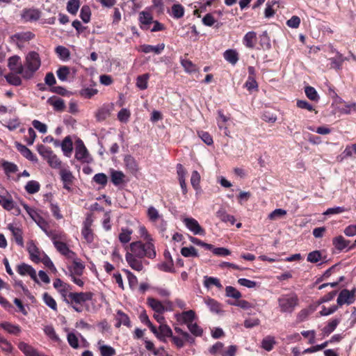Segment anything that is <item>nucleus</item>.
<instances>
[{
	"label": "nucleus",
	"mask_w": 356,
	"mask_h": 356,
	"mask_svg": "<svg viewBox=\"0 0 356 356\" xmlns=\"http://www.w3.org/2000/svg\"><path fill=\"white\" fill-rule=\"evenodd\" d=\"M41 66V59L40 55L36 51L29 52L23 64V70L20 74L24 79H31L33 77L35 72Z\"/></svg>",
	"instance_id": "nucleus-1"
},
{
	"label": "nucleus",
	"mask_w": 356,
	"mask_h": 356,
	"mask_svg": "<svg viewBox=\"0 0 356 356\" xmlns=\"http://www.w3.org/2000/svg\"><path fill=\"white\" fill-rule=\"evenodd\" d=\"M277 303L281 313L292 314L299 305V298L295 292L284 293L278 297Z\"/></svg>",
	"instance_id": "nucleus-2"
},
{
	"label": "nucleus",
	"mask_w": 356,
	"mask_h": 356,
	"mask_svg": "<svg viewBox=\"0 0 356 356\" xmlns=\"http://www.w3.org/2000/svg\"><path fill=\"white\" fill-rule=\"evenodd\" d=\"M130 253L138 258L148 257L154 259L156 257V251L154 244L152 242L143 243L141 241L132 242L129 245Z\"/></svg>",
	"instance_id": "nucleus-3"
},
{
	"label": "nucleus",
	"mask_w": 356,
	"mask_h": 356,
	"mask_svg": "<svg viewBox=\"0 0 356 356\" xmlns=\"http://www.w3.org/2000/svg\"><path fill=\"white\" fill-rule=\"evenodd\" d=\"M40 154L47 161L53 168H60L61 161L49 147L42 145L39 149Z\"/></svg>",
	"instance_id": "nucleus-4"
},
{
	"label": "nucleus",
	"mask_w": 356,
	"mask_h": 356,
	"mask_svg": "<svg viewBox=\"0 0 356 356\" xmlns=\"http://www.w3.org/2000/svg\"><path fill=\"white\" fill-rule=\"evenodd\" d=\"M147 216L149 220L154 223L161 232H164L166 229L167 223L155 207L151 206L148 208Z\"/></svg>",
	"instance_id": "nucleus-5"
},
{
	"label": "nucleus",
	"mask_w": 356,
	"mask_h": 356,
	"mask_svg": "<svg viewBox=\"0 0 356 356\" xmlns=\"http://www.w3.org/2000/svg\"><path fill=\"white\" fill-rule=\"evenodd\" d=\"M75 158L82 163H89L92 161L83 141L80 139L76 143Z\"/></svg>",
	"instance_id": "nucleus-6"
},
{
	"label": "nucleus",
	"mask_w": 356,
	"mask_h": 356,
	"mask_svg": "<svg viewBox=\"0 0 356 356\" xmlns=\"http://www.w3.org/2000/svg\"><path fill=\"white\" fill-rule=\"evenodd\" d=\"M92 298V293L90 292L70 293L67 302L69 305H81Z\"/></svg>",
	"instance_id": "nucleus-7"
},
{
	"label": "nucleus",
	"mask_w": 356,
	"mask_h": 356,
	"mask_svg": "<svg viewBox=\"0 0 356 356\" xmlns=\"http://www.w3.org/2000/svg\"><path fill=\"white\" fill-rule=\"evenodd\" d=\"M356 289H353L351 291L348 289H343L339 294L337 298V304L342 306L344 304L351 305L355 302Z\"/></svg>",
	"instance_id": "nucleus-8"
},
{
	"label": "nucleus",
	"mask_w": 356,
	"mask_h": 356,
	"mask_svg": "<svg viewBox=\"0 0 356 356\" xmlns=\"http://www.w3.org/2000/svg\"><path fill=\"white\" fill-rule=\"evenodd\" d=\"M185 226L195 235H204V229L200 225L197 220L193 218H184L182 220Z\"/></svg>",
	"instance_id": "nucleus-9"
},
{
	"label": "nucleus",
	"mask_w": 356,
	"mask_h": 356,
	"mask_svg": "<svg viewBox=\"0 0 356 356\" xmlns=\"http://www.w3.org/2000/svg\"><path fill=\"white\" fill-rule=\"evenodd\" d=\"M17 272L22 276L29 275L36 283H39L35 270L30 265L25 263L19 264L17 266Z\"/></svg>",
	"instance_id": "nucleus-10"
},
{
	"label": "nucleus",
	"mask_w": 356,
	"mask_h": 356,
	"mask_svg": "<svg viewBox=\"0 0 356 356\" xmlns=\"http://www.w3.org/2000/svg\"><path fill=\"white\" fill-rule=\"evenodd\" d=\"M92 220L87 218L83 222V227L81 229V234L87 243L90 244L94 241L95 235L91 229Z\"/></svg>",
	"instance_id": "nucleus-11"
},
{
	"label": "nucleus",
	"mask_w": 356,
	"mask_h": 356,
	"mask_svg": "<svg viewBox=\"0 0 356 356\" xmlns=\"http://www.w3.org/2000/svg\"><path fill=\"white\" fill-rule=\"evenodd\" d=\"M60 179L63 184V188L67 191L71 192L72 191V184L74 179L71 171L68 169H60Z\"/></svg>",
	"instance_id": "nucleus-12"
},
{
	"label": "nucleus",
	"mask_w": 356,
	"mask_h": 356,
	"mask_svg": "<svg viewBox=\"0 0 356 356\" xmlns=\"http://www.w3.org/2000/svg\"><path fill=\"white\" fill-rule=\"evenodd\" d=\"M175 316L180 324H186L187 325L193 323L196 318L195 312L192 309L175 314Z\"/></svg>",
	"instance_id": "nucleus-13"
},
{
	"label": "nucleus",
	"mask_w": 356,
	"mask_h": 356,
	"mask_svg": "<svg viewBox=\"0 0 356 356\" xmlns=\"http://www.w3.org/2000/svg\"><path fill=\"white\" fill-rule=\"evenodd\" d=\"M27 251L29 253L30 259L32 261L37 264L40 262L43 252L40 250L33 241H30L27 243Z\"/></svg>",
	"instance_id": "nucleus-14"
},
{
	"label": "nucleus",
	"mask_w": 356,
	"mask_h": 356,
	"mask_svg": "<svg viewBox=\"0 0 356 356\" xmlns=\"http://www.w3.org/2000/svg\"><path fill=\"white\" fill-rule=\"evenodd\" d=\"M138 20L140 29L148 30L150 29V24L153 22V16L150 12L143 10L139 13Z\"/></svg>",
	"instance_id": "nucleus-15"
},
{
	"label": "nucleus",
	"mask_w": 356,
	"mask_h": 356,
	"mask_svg": "<svg viewBox=\"0 0 356 356\" xmlns=\"http://www.w3.org/2000/svg\"><path fill=\"white\" fill-rule=\"evenodd\" d=\"M142 258H138L134 254L127 252L125 254V259L129 266L134 270L141 271L143 269Z\"/></svg>",
	"instance_id": "nucleus-16"
},
{
	"label": "nucleus",
	"mask_w": 356,
	"mask_h": 356,
	"mask_svg": "<svg viewBox=\"0 0 356 356\" xmlns=\"http://www.w3.org/2000/svg\"><path fill=\"white\" fill-rule=\"evenodd\" d=\"M21 17L25 22L37 21L40 17V12L35 8L24 9Z\"/></svg>",
	"instance_id": "nucleus-17"
},
{
	"label": "nucleus",
	"mask_w": 356,
	"mask_h": 356,
	"mask_svg": "<svg viewBox=\"0 0 356 356\" xmlns=\"http://www.w3.org/2000/svg\"><path fill=\"white\" fill-rule=\"evenodd\" d=\"M124 163L126 169L131 174L136 175L138 170V163L131 155H125Z\"/></svg>",
	"instance_id": "nucleus-18"
},
{
	"label": "nucleus",
	"mask_w": 356,
	"mask_h": 356,
	"mask_svg": "<svg viewBox=\"0 0 356 356\" xmlns=\"http://www.w3.org/2000/svg\"><path fill=\"white\" fill-rule=\"evenodd\" d=\"M34 34L31 32H24V33H17L11 36V40L13 42H15L18 47H22L21 44L23 42H26L31 40L33 38Z\"/></svg>",
	"instance_id": "nucleus-19"
},
{
	"label": "nucleus",
	"mask_w": 356,
	"mask_h": 356,
	"mask_svg": "<svg viewBox=\"0 0 356 356\" xmlns=\"http://www.w3.org/2000/svg\"><path fill=\"white\" fill-rule=\"evenodd\" d=\"M156 337L162 342H166V338L172 337L171 328L166 324H161L158 328Z\"/></svg>",
	"instance_id": "nucleus-20"
},
{
	"label": "nucleus",
	"mask_w": 356,
	"mask_h": 356,
	"mask_svg": "<svg viewBox=\"0 0 356 356\" xmlns=\"http://www.w3.org/2000/svg\"><path fill=\"white\" fill-rule=\"evenodd\" d=\"M47 102L53 106L54 111L57 112H63L65 108V104L63 99L56 96L49 97Z\"/></svg>",
	"instance_id": "nucleus-21"
},
{
	"label": "nucleus",
	"mask_w": 356,
	"mask_h": 356,
	"mask_svg": "<svg viewBox=\"0 0 356 356\" xmlns=\"http://www.w3.org/2000/svg\"><path fill=\"white\" fill-rule=\"evenodd\" d=\"M20 57L18 56H13L9 58L8 67L12 71L16 74H19L23 70V65L19 63Z\"/></svg>",
	"instance_id": "nucleus-22"
},
{
	"label": "nucleus",
	"mask_w": 356,
	"mask_h": 356,
	"mask_svg": "<svg viewBox=\"0 0 356 356\" xmlns=\"http://www.w3.org/2000/svg\"><path fill=\"white\" fill-rule=\"evenodd\" d=\"M54 246L61 254L69 259H74L76 254L68 248L65 243L63 241L55 243Z\"/></svg>",
	"instance_id": "nucleus-23"
},
{
	"label": "nucleus",
	"mask_w": 356,
	"mask_h": 356,
	"mask_svg": "<svg viewBox=\"0 0 356 356\" xmlns=\"http://www.w3.org/2000/svg\"><path fill=\"white\" fill-rule=\"evenodd\" d=\"M18 348L26 356H42L34 347L23 341L19 343Z\"/></svg>",
	"instance_id": "nucleus-24"
},
{
	"label": "nucleus",
	"mask_w": 356,
	"mask_h": 356,
	"mask_svg": "<svg viewBox=\"0 0 356 356\" xmlns=\"http://www.w3.org/2000/svg\"><path fill=\"white\" fill-rule=\"evenodd\" d=\"M216 217L218 218L222 222L225 223H229L234 225L236 222V219L234 216L227 213L226 210L221 207L216 211Z\"/></svg>",
	"instance_id": "nucleus-25"
},
{
	"label": "nucleus",
	"mask_w": 356,
	"mask_h": 356,
	"mask_svg": "<svg viewBox=\"0 0 356 356\" xmlns=\"http://www.w3.org/2000/svg\"><path fill=\"white\" fill-rule=\"evenodd\" d=\"M116 327H120L122 325L131 327V321L129 317L121 310H118L115 315Z\"/></svg>",
	"instance_id": "nucleus-26"
},
{
	"label": "nucleus",
	"mask_w": 356,
	"mask_h": 356,
	"mask_svg": "<svg viewBox=\"0 0 356 356\" xmlns=\"http://www.w3.org/2000/svg\"><path fill=\"white\" fill-rule=\"evenodd\" d=\"M257 33L254 31L248 32L243 38V44L249 49H254L257 42Z\"/></svg>",
	"instance_id": "nucleus-27"
},
{
	"label": "nucleus",
	"mask_w": 356,
	"mask_h": 356,
	"mask_svg": "<svg viewBox=\"0 0 356 356\" xmlns=\"http://www.w3.org/2000/svg\"><path fill=\"white\" fill-rule=\"evenodd\" d=\"M334 51L336 52V56L333 58H330L329 60L330 61L331 68L339 70L341 69L343 63L347 60V58L344 57L339 51Z\"/></svg>",
	"instance_id": "nucleus-28"
},
{
	"label": "nucleus",
	"mask_w": 356,
	"mask_h": 356,
	"mask_svg": "<svg viewBox=\"0 0 356 356\" xmlns=\"http://www.w3.org/2000/svg\"><path fill=\"white\" fill-rule=\"evenodd\" d=\"M165 44L163 43L159 44L156 46L150 44H143L140 46V51L145 54L153 52L155 54H160L164 49Z\"/></svg>",
	"instance_id": "nucleus-29"
},
{
	"label": "nucleus",
	"mask_w": 356,
	"mask_h": 356,
	"mask_svg": "<svg viewBox=\"0 0 356 356\" xmlns=\"http://www.w3.org/2000/svg\"><path fill=\"white\" fill-rule=\"evenodd\" d=\"M112 106L108 104H104L101 106L95 114V118L97 121H103L110 116Z\"/></svg>",
	"instance_id": "nucleus-30"
},
{
	"label": "nucleus",
	"mask_w": 356,
	"mask_h": 356,
	"mask_svg": "<svg viewBox=\"0 0 356 356\" xmlns=\"http://www.w3.org/2000/svg\"><path fill=\"white\" fill-rule=\"evenodd\" d=\"M110 172L111 181L115 186H118L125 182V175L122 171L111 169Z\"/></svg>",
	"instance_id": "nucleus-31"
},
{
	"label": "nucleus",
	"mask_w": 356,
	"mask_h": 356,
	"mask_svg": "<svg viewBox=\"0 0 356 356\" xmlns=\"http://www.w3.org/2000/svg\"><path fill=\"white\" fill-rule=\"evenodd\" d=\"M332 244L339 251H343L348 248L350 241L346 240L342 236H338L332 239Z\"/></svg>",
	"instance_id": "nucleus-32"
},
{
	"label": "nucleus",
	"mask_w": 356,
	"mask_h": 356,
	"mask_svg": "<svg viewBox=\"0 0 356 356\" xmlns=\"http://www.w3.org/2000/svg\"><path fill=\"white\" fill-rule=\"evenodd\" d=\"M16 147L17 150L28 160L31 161H36V156L32 153V152L26 147L25 145H22L19 143H16Z\"/></svg>",
	"instance_id": "nucleus-33"
},
{
	"label": "nucleus",
	"mask_w": 356,
	"mask_h": 356,
	"mask_svg": "<svg viewBox=\"0 0 356 356\" xmlns=\"http://www.w3.org/2000/svg\"><path fill=\"white\" fill-rule=\"evenodd\" d=\"M8 229L12 232L14 239L16 242V243L19 245L20 247L24 246V240L22 236V231L19 227H14L11 225L8 226Z\"/></svg>",
	"instance_id": "nucleus-34"
},
{
	"label": "nucleus",
	"mask_w": 356,
	"mask_h": 356,
	"mask_svg": "<svg viewBox=\"0 0 356 356\" xmlns=\"http://www.w3.org/2000/svg\"><path fill=\"white\" fill-rule=\"evenodd\" d=\"M147 303L156 313L163 314L165 310L162 302L155 298H148Z\"/></svg>",
	"instance_id": "nucleus-35"
},
{
	"label": "nucleus",
	"mask_w": 356,
	"mask_h": 356,
	"mask_svg": "<svg viewBox=\"0 0 356 356\" xmlns=\"http://www.w3.org/2000/svg\"><path fill=\"white\" fill-rule=\"evenodd\" d=\"M340 322V318H334L329 321L327 325L325 326L322 330V334L323 337L330 335L336 329V327H337Z\"/></svg>",
	"instance_id": "nucleus-36"
},
{
	"label": "nucleus",
	"mask_w": 356,
	"mask_h": 356,
	"mask_svg": "<svg viewBox=\"0 0 356 356\" xmlns=\"http://www.w3.org/2000/svg\"><path fill=\"white\" fill-rule=\"evenodd\" d=\"M64 155L70 156L73 149L72 141L70 136H66L60 144Z\"/></svg>",
	"instance_id": "nucleus-37"
},
{
	"label": "nucleus",
	"mask_w": 356,
	"mask_h": 356,
	"mask_svg": "<svg viewBox=\"0 0 356 356\" xmlns=\"http://www.w3.org/2000/svg\"><path fill=\"white\" fill-rule=\"evenodd\" d=\"M0 205L7 211H11L15 207V203L10 195H0Z\"/></svg>",
	"instance_id": "nucleus-38"
},
{
	"label": "nucleus",
	"mask_w": 356,
	"mask_h": 356,
	"mask_svg": "<svg viewBox=\"0 0 356 356\" xmlns=\"http://www.w3.org/2000/svg\"><path fill=\"white\" fill-rule=\"evenodd\" d=\"M224 58L234 65L238 60V54L235 49H227L223 54Z\"/></svg>",
	"instance_id": "nucleus-39"
},
{
	"label": "nucleus",
	"mask_w": 356,
	"mask_h": 356,
	"mask_svg": "<svg viewBox=\"0 0 356 356\" xmlns=\"http://www.w3.org/2000/svg\"><path fill=\"white\" fill-rule=\"evenodd\" d=\"M97 344L101 356H114L115 355V350L110 346L104 345L102 340H99Z\"/></svg>",
	"instance_id": "nucleus-40"
},
{
	"label": "nucleus",
	"mask_w": 356,
	"mask_h": 356,
	"mask_svg": "<svg viewBox=\"0 0 356 356\" xmlns=\"http://www.w3.org/2000/svg\"><path fill=\"white\" fill-rule=\"evenodd\" d=\"M0 327L10 334L17 335L21 332V327L17 325H13L8 322L0 323Z\"/></svg>",
	"instance_id": "nucleus-41"
},
{
	"label": "nucleus",
	"mask_w": 356,
	"mask_h": 356,
	"mask_svg": "<svg viewBox=\"0 0 356 356\" xmlns=\"http://www.w3.org/2000/svg\"><path fill=\"white\" fill-rule=\"evenodd\" d=\"M133 234L132 229L129 228H121V232L119 234L118 238L121 243L127 244L131 239V234Z\"/></svg>",
	"instance_id": "nucleus-42"
},
{
	"label": "nucleus",
	"mask_w": 356,
	"mask_h": 356,
	"mask_svg": "<svg viewBox=\"0 0 356 356\" xmlns=\"http://www.w3.org/2000/svg\"><path fill=\"white\" fill-rule=\"evenodd\" d=\"M204 286L207 289L211 288L212 286H216L219 289L222 288V285L218 278L209 276L204 277Z\"/></svg>",
	"instance_id": "nucleus-43"
},
{
	"label": "nucleus",
	"mask_w": 356,
	"mask_h": 356,
	"mask_svg": "<svg viewBox=\"0 0 356 356\" xmlns=\"http://www.w3.org/2000/svg\"><path fill=\"white\" fill-rule=\"evenodd\" d=\"M19 74H16L13 72L8 73L5 76V79L8 83L15 86H19L22 85V79L18 76Z\"/></svg>",
	"instance_id": "nucleus-44"
},
{
	"label": "nucleus",
	"mask_w": 356,
	"mask_h": 356,
	"mask_svg": "<svg viewBox=\"0 0 356 356\" xmlns=\"http://www.w3.org/2000/svg\"><path fill=\"white\" fill-rule=\"evenodd\" d=\"M24 188L29 194H35L40 191V184L37 181L31 180L27 182Z\"/></svg>",
	"instance_id": "nucleus-45"
},
{
	"label": "nucleus",
	"mask_w": 356,
	"mask_h": 356,
	"mask_svg": "<svg viewBox=\"0 0 356 356\" xmlns=\"http://www.w3.org/2000/svg\"><path fill=\"white\" fill-rule=\"evenodd\" d=\"M205 303L212 312L219 313L221 310L220 304L213 298L205 299Z\"/></svg>",
	"instance_id": "nucleus-46"
},
{
	"label": "nucleus",
	"mask_w": 356,
	"mask_h": 356,
	"mask_svg": "<svg viewBox=\"0 0 356 356\" xmlns=\"http://www.w3.org/2000/svg\"><path fill=\"white\" fill-rule=\"evenodd\" d=\"M184 15V8L179 3L174 4L172 6L171 15L175 19L181 18Z\"/></svg>",
	"instance_id": "nucleus-47"
},
{
	"label": "nucleus",
	"mask_w": 356,
	"mask_h": 356,
	"mask_svg": "<svg viewBox=\"0 0 356 356\" xmlns=\"http://www.w3.org/2000/svg\"><path fill=\"white\" fill-rule=\"evenodd\" d=\"M149 78L148 74L140 75L136 79V86L140 90H145L147 88V81Z\"/></svg>",
	"instance_id": "nucleus-48"
},
{
	"label": "nucleus",
	"mask_w": 356,
	"mask_h": 356,
	"mask_svg": "<svg viewBox=\"0 0 356 356\" xmlns=\"http://www.w3.org/2000/svg\"><path fill=\"white\" fill-rule=\"evenodd\" d=\"M275 344V338L271 336H267L261 341V347L266 351H270Z\"/></svg>",
	"instance_id": "nucleus-49"
},
{
	"label": "nucleus",
	"mask_w": 356,
	"mask_h": 356,
	"mask_svg": "<svg viewBox=\"0 0 356 356\" xmlns=\"http://www.w3.org/2000/svg\"><path fill=\"white\" fill-rule=\"evenodd\" d=\"M70 74V68L67 66H61L56 71V75L62 81H65L67 79V76Z\"/></svg>",
	"instance_id": "nucleus-50"
},
{
	"label": "nucleus",
	"mask_w": 356,
	"mask_h": 356,
	"mask_svg": "<svg viewBox=\"0 0 356 356\" xmlns=\"http://www.w3.org/2000/svg\"><path fill=\"white\" fill-rule=\"evenodd\" d=\"M81 19L84 23H88L90 20L91 11L88 6H83L81 8L80 15Z\"/></svg>",
	"instance_id": "nucleus-51"
},
{
	"label": "nucleus",
	"mask_w": 356,
	"mask_h": 356,
	"mask_svg": "<svg viewBox=\"0 0 356 356\" xmlns=\"http://www.w3.org/2000/svg\"><path fill=\"white\" fill-rule=\"evenodd\" d=\"M181 254L185 257H197L198 252L193 246L184 247L181 249Z\"/></svg>",
	"instance_id": "nucleus-52"
},
{
	"label": "nucleus",
	"mask_w": 356,
	"mask_h": 356,
	"mask_svg": "<svg viewBox=\"0 0 356 356\" xmlns=\"http://www.w3.org/2000/svg\"><path fill=\"white\" fill-rule=\"evenodd\" d=\"M190 332L195 337H202L203 330L196 323H191L187 325Z\"/></svg>",
	"instance_id": "nucleus-53"
},
{
	"label": "nucleus",
	"mask_w": 356,
	"mask_h": 356,
	"mask_svg": "<svg viewBox=\"0 0 356 356\" xmlns=\"http://www.w3.org/2000/svg\"><path fill=\"white\" fill-rule=\"evenodd\" d=\"M80 6L79 0H70L67 3V10L72 15L77 13Z\"/></svg>",
	"instance_id": "nucleus-54"
},
{
	"label": "nucleus",
	"mask_w": 356,
	"mask_h": 356,
	"mask_svg": "<svg viewBox=\"0 0 356 356\" xmlns=\"http://www.w3.org/2000/svg\"><path fill=\"white\" fill-rule=\"evenodd\" d=\"M306 96L311 100L317 102L319 99V96L317 91L314 87L307 86L305 88Z\"/></svg>",
	"instance_id": "nucleus-55"
},
{
	"label": "nucleus",
	"mask_w": 356,
	"mask_h": 356,
	"mask_svg": "<svg viewBox=\"0 0 356 356\" xmlns=\"http://www.w3.org/2000/svg\"><path fill=\"white\" fill-rule=\"evenodd\" d=\"M42 299L44 303L54 311H57V304L55 300L47 293L43 294Z\"/></svg>",
	"instance_id": "nucleus-56"
},
{
	"label": "nucleus",
	"mask_w": 356,
	"mask_h": 356,
	"mask_svg": "<svg viewBox=\"0 0 356 356\" xmlns=\"http://www.w3.org/2000/svg\"><path fill=\"white\" fill-rule=\"evenodd\" d=\"M71 286L67 283H64V284L57 291L60 293L61 295L63 301L67 302V298H69V295L71 290Z\"/></svg>",
	"instance_id": "nucleus-57"
},
{
	"label": "nucleus",
	"mask_w": 356,
	"mask_h": 356,
	"mask_svg": "<svg viewBox=\"0 0 356 356\" xmlns=\"http://www.w3.org/2000/svg\"><path fill=\"white\" fill-rule=\"evenodd\" d=\"M226 296L231 297L235 299H239L241 297V293L236 289L232 286H227L225 288Z\"/></svg>",
	"instance_id": "nucleus-58"
},
{
	"label": "nucleus",
	"mask_w": 356,
	"mask_h": 356,
	"mask_svg": "<svg viewBox=\"0 0 356 356\" xmlns=\"http://www.w3.org/2000/svg\"><path fill=\"white\" fill-rule=\"evenodd\" d=\"M56 52L63 60L68 59L70 56L69 49L63 46H58L56 48Z\"/></svg>",
	"instance_id": "nucleus-59"
},
{
	"label": "nucleus",
	"mask_w": 356,
	"mask_h": 356,
	"mask_svg": "<svg viewBox=\"0 0 356 356\" xmlns=\"http://www.w3.org/2000/svg\"><path fill=\"white\" fill-rule=\"evenodd\" d=\"M84 268V265L82 264L77 259H75L74 258L73 261V266L71 273H72L73 274H76L77 275H80L82 274Z\"/></svg>",
	"instance_id": "nucleus-60"
},
{
	"label": "nucleus",
	"mask_w": 356,
	"mask_h": 356,
	"mask_svg": "<svg viewBox=\"0 0 356 356\" xmlns=\"http://www.w3.org/2000/svg\"><path fill=\"white\" fill-rule=\"evenodd\" d=\"M67 342L69 343L70 346L74 348L77 349L79 348V340L77 336L73 333L70 332L68 333L67 337Z\"/></svg>",
	"instance_id": "nucleus-61"
},
{
	"label": "nucleus",
	"mask_w": 356,
	"mask_h": 356,
	"mask_svg": "<svg viewBox=\"0 0 356 356\" xmlns=\"http://www.w3.org/2000/svg\"><path fill=\"white\" fill-rule=\"evenodd\" d=\"M200 181V173L197 170L193 171L191 177V184L192 186L194 188V189H197L199 188Z\"/></svg>",
	"instance_id": "nucleus-62"
},
{
	"label": "nucleus",
	"mask_w": 356,
	"mask_h": 356,
	"mask_svg": "<svg viewBox=\"0 0 356 356\" xmlns=\"http://www.w3.org/2000/svg\"><path fill=\"white\" fill-rule=\"evenodd\" d=\"M321 259V253L318 250H314L309 252L307 255V260L311 263H316Z\"/></svg>",
	"instance_id": "nucleus-63"
},
{
	"label": "nucleus",
	"mask_w": 356,
	"mask_h": 356,
	"mask_svg": "<svg viewBox=\"0 0 356 356\" xmlns=\"http://www.w3.org/2000/svg\"><path fill=\"white\" fill-rule=\"evenodd\" d=\"M343 154L344 157H356V144L346 146Z\"/></svg>",
	"instance_id": "nucleus-64"
}]
</instances>
